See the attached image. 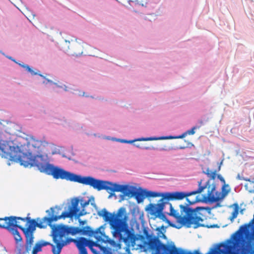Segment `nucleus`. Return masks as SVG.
I'll return each mask as SVG.
<instances>
[{"mask_svg":"<svg viewBox=\"0 0 254 254\" xmlns=\"http://www.w3.org/2000/svg\"><path fill=\"white\" fill-rule=\"evenodd\" d=\"M202 180L198 182V188L194 191L190 192L174 191L164 192L160 202L157 204V212L159 213L163 210L165 206L168 205L170 212L168 214L176 219L177 222L187 228L193 225L194 229L199 227H204L201 224L205 211L209 210L203 207H197L192 208L190 205L194 204L200 200L197 197L191 199L189 197L200 193L204 190L205 187H201Z\"/></svg>","mask_w":254,"mask_h":254,"instance_id":"f257e3e1","label":"nucleus"},{"mask_svg":"<svg viewBox=\"0 0 254 254\" xmlns=\"http://www.w3.org/2000/svg\"><path fill=\"white\" fill-rule=\"evenodd\" d=\"M76 206L77 202L74 203L73 206L70 208L69 212H64L61 214H59L58 212L59 208L51 207L50 210L46 211L49 216L44 217L41 220L39 218L36 220L29 217L22 218L13 216L0 218V221H3L2 223H0V228L6 229L12 234L17 245L16 248L18 253L21 254L23 245L22 238L17 229L19 228L25 237V253H29L34 242V233L36 227L42 229L46 228L47 225L52 227L53 222L61 218L65 219V217H71L75 215L77 211Z\"/></svg>","mask_w":254,"mask_h":254,"instance_id":"f03ea898","label":"nucleus"},{"mask_svg":"<svg viewBox=\"0 0 254 254\" xmlns=\"http://www.w3.org/2000/svg\"><path fill=\"white\" fill-rule=\"evenodd\" d=\"M98 215L109 224L114 238L124 242L128 246L134 247L135 245L137 238L129 229L126 208L122 207L116 212L113 213L109 212L104 208L98 212Z\"/></svg>","mask_w":254,"mask_h":254,"instance_id":"7ed1b4c3","label":"nucleus"},{"mask_svg":"<svg viewBox=\"0 0 254 254\" xmlns=\"http://www.w3.org/2000/svg\"><path fill=\"white\" fill-rule=\"evenodd\" d=\"M41 172L52 175L56 179H61L71 182H77L84 185H87L89 177H81L62 169L55 167L49 163L45 162L43 165H40Z\"/></svg>","mask_w":254,"mask_h":254,"instance_id":"20e7f679","label":"nucleus"},{"mask_svg":"<svg viewBox=\"0 0 254 254\" xmlns=\"http://www.w3.org/2000/svg\"><path fill=\"white\" fill-rule=\"evenodd\" d=\"M98 242H94L84 237H80L76 241V246L79 251V254H88L86 247H88L94 254H112L110 248L101 246Z\"/></svg>","mask_w":254,"mask_h":254,"instance_id":"39448f33","label":"nucleus"},{"mask_svg":"<svg viewBox=\"0 0 254 254\" xmlns=\"http://www.w3.org/2000/svg\"><path fill=\"white\" fill-rule=\"evenodd\" d=\"M12 161L20 163V165L25 167L28 166H35L41 171L40 166L43 165L44 163L43 156L42 155H37L33 156L31 153H23L18 149L15 152L14 155L11 160Z\"/></svg>","mask_w":254,"mask_h":254,"instance_id":"423d86ee","label":"nucleus"},{"mask_svg":"<svg viewBox=\"0 0 254 254\" xmlns=\"http://www.w3.org/2000/svg\"><path fill=\"white\" fill-rule=\"evenodd\" d=\"M201 187H205V189L207 190V193L202 195L203 199L205 201L211 202H217L223 199L230 191L229 185L226 184L223 185L221 192H215V186L211 185L209 182L204 186H201Z\"/></svg>","mask_w":254,"mask_h":254,"instance_id":"0eeeda50","label":"nucleus"},{"mask_svg":"<svg viewBox=\"0 0 254 254\" xmlns=\"http://www.w3.org/2000/svg\"><path fill=\"white\" fill-rule=\"evenodd\" d=\"M87 185H89L98 190H106L110 193L109 197L114 195V192L115 191L121 192L123 190V187L124 186L107 181L97 180L89 176Z\"/></svg>","mask_w":254,"mask_h":254,"instance_id":"6e6552de","label":"nucleus"},{"mask_svg":"<svg viewBox=\"0 0 254 254\" xmlns=\"http://www.w3.org/2000/svg\"><path fill=\"white\" fill-rule=\"evenodd\" d=\"M79 233L83 235H88L90 237H93L96 241L101 243H108L111 245H116V242L106 236L104 233L100 231V228L96 230H92L89 226H86L82 228H79Z\"/></svg>","mask_w":254,"mask_h":254,"instance_id":"1a4fd4ad","label":"nucleus"},{"mask_svg":"<svg viewBox=\"0 0 254 254\" xmlns=\"http://www.w3.org/2000/svg\"><path fill=\"white\" fill-rule=\"evenodd\" d=\"M64 52L71 56L78 57L81 56L83 52V43L78 42L76 40L65 41Z\"/></svg>","mask_w":254,"mask_h":254,"instance_id":"9d476101","label":"nucleus"},{"mask_svg":"<svg viewBox=\"0 0 254 254\" xmlns=\"http://www.w3.org/2000/svg\"><path fill=\"white\" fill-rule=\"evenodd\" d=\"M3 134L0 132V155L4 158H7L11 161L17 149L14 146L9 145L7 141L3 140Z\"/></svg>","mask_w":254,"mask_h":254,"instance_id":"9b49d317","label":"nucleus"},{"mask_svg":"<svg viewBox=\"0 0 254 254\" xmlns=\"http://www.w3.org/2000/svg\"><path fill=\"white\" fill-rule=\"evenodd\" d=\"M79 227L62 225L56 228L53 234L55 235V240L56 241L58 236L59 238H64L65 235H74L79 233Z\"/></svg>","mask_w":254,"mask_h":254,"instance_id":"f8f14e48","label":"nucleus"},{"mask_svg":"<svg viewBox=\"0 0 254 254\" xmlns=\"http://www.w3.org/2000/svg\"><path fill=\"white\" fill-rule=\"evenodd\" d=\"M53 241L56 244L57 249L58 250V253H61L63 247L71 242H73L75 244H76V241L77 239L72 238H68L65 237L64 238H59L58 236L56 238L57 240L55 239V235L53 234Z\"/></svg>","mask_w":254,"mask_h":254,"instance_id":"ddd939ff","label":"nucleus"},{"mask_svg":"<svg viewBox=\"0 0 254 254\" xmlns=\"http://www.w3.org/2000/svg\"><path fill=\"white\" fill-rule=\"evenodd\" d=\"M77 202V206L76 207V209H77V211L76 213V214L75 215H73V216L71 217L70 218H72L73 217H75L77 218L79 217L80 216H83L84 214H86V213H84L83 211H84V208L86 207L87 205H88L89 204V200L87 201H82L80 203V205L81 207L83 208V209L82 211H80V209L78 207V204H79V200L78 199H76L74 201H72L71 202V204L70 206L68 207V211H64V212H68L70 211V208L73 206V204L74 202ZM63 212L62 213V214Z\"/></svg>","mask_w":254,"mask_h":254,"instance_id":"4468645a","label":"nucleus"},{"mask_svg":"<svg viewBox=\"0 0 254 254\" xmlns=\"http://www.w3.org/2000/svg\"><path fill=\"white\" fill-rule=\"evenodd\" d=\"M187 135L186 131L183 133L182 134L179 136H161L159 137H146V138H141L138 139V140H162L166 139H176V138H183Z\"/></svg>","mask_w":254,"mask_h":254,"instance_id":"2eb2a0df","label":"nucleus"},{"mask_svg":"<svg viewBox=\"0 0 254 254\" xmlns=\"http://www.w3.org/2000/svg\"><path fill=\"white\" fill-rule=\"evenodd\" d=\"M132 196H134L138 203L142 202L144 199L146 197L144 192L134 191L132 192Z\"/></svg>","mask_w":254,"mask_h":254,"instance_id":"dca6fc26","label":"nucleus"},{"mask_svg":"<svg viewBox=\"0 0 254 254\" xmlns=\"http://www.w3.org/2000/svg\"><path fill=\"white\" fill-rule=\"evenodd\" d=\"M144 194L146 197H156L161 196L164 194V193H159L152 191H144Z\"/></svg>","mask_w":254,"mask_h":254,"instance_id":"f3484780","label":"nucleus"},{"mask_svg":"<svg viewBox=\"0 0 254 254\" xmlns=\"http://www.w3.org/2000/svg\"><path fill=\"white\" fill-rule=\"evenodd\" d=\"M216 170L212 171L209 168H207L204 173L206 174L207 177H209L211 180H214L216 177Z\"/></svg>","mask_w":254,"mask_h":254,"instance_id":"a211bd4d","label":"nucleus"},{"mask_svg":"<svg viewBox=\"0 0 254 254\" xmlns=\"http://www.w3.org/2000/svg\"><path fill=\"white\" fill-rule=\"evenodd\" d=\"M123 190L121 192H122L125 196H132V192L134 191H132L129 189L127 186H124L123 187Z\"/></svg>","mask_w":254,"mask_h":254,"instance_id":"6ab92c4d","label":"nucleus"},{"mask_svg":"<svg viewBox=\"0 0 254 254\" xmlns=\"http://www.w3.org/2000/svg\"><path fill=\"white\" fill-rule=\"evenodd\" d=\"M42 247L40 242L36 243L33 249L32 254H37V253L41 252L42 251Z\"/></svg>","mask_w":254,"mask_h":254,"instance_id":"aec40b11","label":"nucleus"},{"mask_svg":"<svg viewBox=\"0 0 254 254\" xmlns=\"http://www.w3.org/2000/svg\"><path fill=\"white\" fill-rule=\"evenodd\" d=\"M18 64L23 67L24 68H25L26 70H27L28 72H29L32 75H36L37 74V72H34V71L33 70H32L30 67L27 65V64Z\"/></svg>","mask_w":254,"mask_h":254,"instance_id":"412c9836","label":"nucleus"},{"mask_svg":"<svg viewBox=\"0 0 254 254\" xmlns=\"http://www.w3.org/2000/svg\"><path fill=\"white\" fill-rule=\"evenodd\" d=\"M32 145L35 147V148H39L40 146L42 144V141H39V140H35V139H32Z\"/></svg>","mask_w":254,"mask_h":254,"instance_id":"4be33fe9","label":"nucleus"},{"mask_svg":"<svg viewBox=\"0 0 254 254\" xmlns=\"http://www.w3.org/2000/svg\"><path fill=\"white\" fill-rule=\"evenodd\" d=\"M199 127H199V126H194V127H192L190 129L188 130L187 131H186V132H187V134H189V135L194 134L195 133V130L197 128H199Z\"/></svg>","mask_w":254,"mask_h":254,"instance_id":"5701e85b","label":"nucleus"},{"mask_svg":"<svg viewBox=\"0 0 254 254\" xmlns=\"http://www.w3.org/2000/svg\"><path fill=\"white\" fill-rule=\"evenodd\" d=\"M40 243L42 247L51 245L53 248V246H54L53 244H51L50 242H48L41 241L40 242ZM53 250V249H52V250Z\"/></svg>","mask_w":254,"mask_h":254,"instance_id":"b1692460","label":"nucleus"},{"mask_svg":"<svg viewBox=\"0 0 254 254\" xmlns=\"http://www.w3.org/2000/svg\"><path fill=\"white\" fill-rule=\"evenodd\" d=\"M238 214V211L237 209H235L232 213V216L231 217V219H233L237 217Z\"/></svg>","mask_w":254,"mask_h":254,"instance_id":"393cba45","label":"nucleus"},{"mask_svg":"<svg viewBox=\"0 0 254 254\" xmlns=\"http://www.w3.org/2000/svg\"><path fill=\"white\" fill-rule=\"evenodd\" d=\"M217 177L223 184H226L224 179L221 175H217Z\"/></svg>","mask_w":254,"mask_h":254,"instance_id":"a878e982","label":"nucleus"},{"mask_svg":"<svg viewBox=\"0 0 254 254\" xmlns=\"http://www.w3.org/2000/svg\"><path fill=\"white\" fill-rule=\"evenodd\" d=\"M157 210H158V209L157 208L156 212L160 215V216L162 218V219L163 220H165V219H166V217L165 215L164 214L162 213L163 210L161 211V212H160L159 213L157 212Z\"/></svg>","mask_w":254,"mask_h":254,"instance_id":"bb28decb","label":"nucleus"},{"mask_svg":"<svg viewBox=\"0 0 254 254\" xmlns=\"http://www.w3.org/2000/svg\"><path fill=\"white\" fill-rule=\"evenodd\" d=\"M53 253L54 254H60V253H58V249H57V250H56L55 246H53Z\"/></svg>","mask_w":254,"mask_h":254,"instance_id":"cd10ccee","label":"nucleus"},{"mask_svg":"<svg viewBox=\"0 0 254 254\" xmlns=\"http://www.w3.org/2000/svg\"><path fill=\"white\" fill-rule=\"evenodd\" d=\"M79 222L80 225H84L86 223V221H82L80 219L79 220Z\"/></svg>","mask_w":254,"mask_h":254,"instance_id":"c85d7f7f","label":"nucleus"},{"mask_svg":"<svg viewBox=\"0 0 254 254\" xmlns=\"http://www.w3.org/2000/svg\"><path fill=\"white\" fill-rule=\"evenodd\" d=\"M145 149H154H154H155V148L154 147H145Z\"/></svg>","mask_w":254,"mask_h":254,"instance_id":"c756f323","label":"nucleus"},{"mask_svg":"<svg viewBox=\"0 0 254 254\" xmlns=\"http://www.w3.org/2000/svg\"><path fill=\"white\" fill-rule=\"evenodd\" d=\"M217 225H210V226H207L206 227L207 228H214V227H217L216 226Z\"/></svg>","mask_w":254,"mask_h":254,"instance_id":"7c9ffc66","label":"nucleus"},{"mask_svg":"<svg viewBox=\"0 0 254 254\" xmlns=\"http://www.w3.org/2000/svg\"><path fill=\"white\" fill-rule=\"evenodd\" d=\"M8 58L9 59H10V60H11L12 61H14V62H15L16 63H17V62H16V61H15L14 60H13L11 57H8Z\"/></svg>","mask_w":254,"mask_h":254,"instance_id":"2f4dec72","label":"nucleus"},{"mask_svg":"<svg viewBox=\"0 0 254 254\" xmlns=\"http://www.w3.org/2000/svg\"><path fill=\"white\" fill-rule=\"evenodd\" d=\"M186 148V147L185 146H182V147H180L179 148L181 149H185Z\"/></svg>","mask_w":254,"mask_h":254,"instance_id":"473e14b6","label":"nucleus"},{"mask_svg":"<svg viewBox=\"0 0 254 254\" xmlns=\"http://www.w3.org/2000/svg\"><path fill=\"white\" fill-rule=\"evenodd\" d=\"M195 197H196V196H195L194 198L190 197V199H194ZM196 197H197L199 198V200H200V198H199V197H198V196H197ZM189 198H190V197H189ZM200 201V200H199V201Z\"/></svg>","mask_w":254,"mask_h":254,"instance_id":"72a5a7b5","label":"nucleus"},{"mask_svg":"<svg viewBox=\"0 0 254 254\" xmlns=\"http://www.w3.org/2000/svg\"><path fill=\"white\" fill-rule=\"evenodd\" d=\"M220 168H221V165H220L218 167V171L220 170Z\"/></svg>","mask_w":254,"mask_h":254,"instance_id":"f704fd0d","label":"nucleus"},{"mask_svg":"<svg viewBox=\"0 0 254 254\" xmlns=\"http://www.w3.org/2000/svg\"><path fill=\"white\" fill-rule=\"evenodd\" d=\"M64 90L65 91H67V87L66 86L64 85Z\"/></svg>","mask_w":254,"mask_h":254,"instance_id":"c9c22d12","label":"nucleus"},{"mask_svg":"<svg viewBox=\"0 0 254 254\" xmlns=\"http://www.w3.org/2000/svg\"><path fill=\"white\" fill-rule=\"evenodd\" d=\"M141 138H141L140 139H141ZM139 139H140V138H139ZM135 140L139 141V140H138V139H136V140H134V141H135Z\"/></svg>","mask_w":254,"mask_h":254,"instance_id":"e433bc0d","label":"nucleus"},{"mask_svg":"<svg viewBox=\"0 0 254 254\" xmlns=\"http://www.w3.org/2000/svg\"><path fill=\"white\" fill-rule=\"evenodd\" d=\"M161 150H166V149H161Z\"/></svg>","mask_w":254,"mask_h":254,"instance_id":"4c0bfd02","label":"nucleus"},{"mask_svg":"<svg viewBox=\"0 0 254 254\" xmlns=\"http://www.w3.org/2000/svg\"><path fill=\"white\" fill-rule=\"evenodd\" d=\"M84 94H85V92H83V95H83V96H84Z\"/></svg>","mask_w":254,"mask_h":254,"instance_id":"58836bf2","label":"nucleus"},{"mask_svg":"<svg viewBox=\"0 0 254 254\" xmlns=\"http://www.w3.org/2000/svg\"><path fill=\"white\" fill-rule=\"evenodd\" d=\"M200 123L202 124L203 123L202 121H201Z\"/></svg>","mask_w":254,"mask_h":254,"instance_id":"ea45409f","label":"nucleus"},{"mask_svg":"<svg viewBox=\"0 0 254 254\" xmlns=\"http://www.w3.org/2000/svg\"><path fill=\"white\" fill-rule=\"evenodd\" d=\"M161 228H164V226H162Z\"/></svg>","mask_w":254,"mask_h":254,"instance_id":"a19ab883","label":"nucleus"}]
</instances>
